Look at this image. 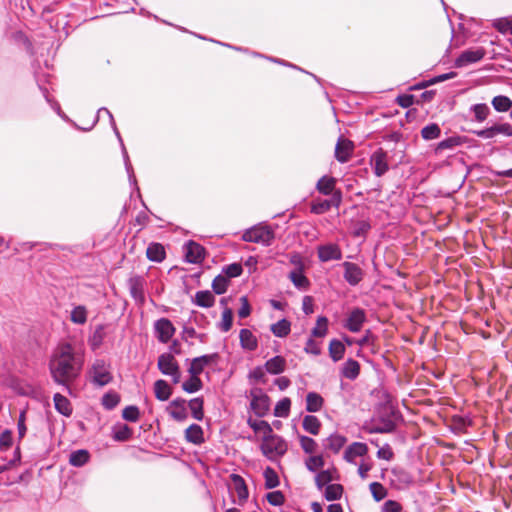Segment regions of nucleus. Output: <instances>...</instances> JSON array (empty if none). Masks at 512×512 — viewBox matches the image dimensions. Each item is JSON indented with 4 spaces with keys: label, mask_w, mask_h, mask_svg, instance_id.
<instances>
[{
    "label": "nucleus",
    "mask_w": 512,
    "mask_h": 512,
    "mask_svg": "<svg viewBox=\"0 0 512 512\" xmlns=\"http://www.w3.org/2000/svg\"><path fill=\"white\" fill-rule=\"evenodd\" d=\"M83 359L77 355L70 343L60 345L49 362L52 379L71 393L70 383L76 380L82 370Z\"/></svg>",
    "instance_id": "obj_1"
},
{
    "label": "nucleus",
    "mask_w": 512,
    "mask_h": 512,
    "mask_svg": "<svg viewBox=\"0 0 512 512\" xmlns=\"http://www.w3.org/2000/svg\"><path fill=\"white\" fill-rule=\"evenodd\" d=\"M260 449L267 459L275 461L287 452L288 446L281 436L272 432L264 435Z\"/></svg>",
    "instance_id": "obj_2"
},
{
    "label": "nucleus",
    "mask_w": 512,
    "mask_h": 512,
    "mask_svg": "<svg viewBox=\"0 0 512 512\" xmlns=\"http://www.w3.org/2000/svg\"><path fill=\"white\" fill-rule=\"evenodd\" d=\"M106 113L107 116L109 117V120H110V124H111V127L120 143V146H121V151H122V156H123V160H124V165H125V169H126V172L128 174V179H129V182L132 186L135 187L136 190L139 191V188L137 186V180H136V177H135V174H134V170H133V167H132V164L130 162V158H129V155H128V152L126 150V147L124 145V142L122 140V137L120 135V132L116 126V123H115V120H114V117L112 115V113L105 107H101L98 109V112H97V117L94 121V123H96L98 121V117H99V114L100 113Z\"/></svg>",
    "instance_id": "obj_3"
},
{
    "label": "nucleus",
    "mask_w": 512,
    "mask_h": 512,
    "mask_svg": "<svg viewBox=\"0 0 512 512\" xmlns=\"http://www.w3.org/2000/svg\"><path fill=\"white\" fill-rule=\"evenodd\" d=\"M106 113L107 116L109 117V120H110V124H111V127L120 143V146H121V151H122V156H123V160H124V165H125V169H126V172L128 174V179H129V182L132 186L135 187L136 190L139 191V188L137 186V180H136V177H135V174H134V170H133V167H132V164L130 162V158H129V155H128V152L126 150V147L124 145V142L122 140V137L120 135V132L116 126V123H115V120H114V117L112 115V113L105 107H101L98 109V112H97V117L94 121V123H96L98 121V117H99V114L100 113Z\"/></svg>",
    "instance_id": "obj_4"
},
{
    "label": "nucleus",
    "mask_w": 512,
    "mask_h": 512,
    "mask_svg": "<svg viewBox=\"0 0 512 512\" xmlns=\"http://www.w3.org/2000/svg\"><path fill=\"white\" fill-rule=\"evenodd\" d=\"M91 383L96 387L108 385L113 380L110 365L104 359H96L89 371Z\"/></svg>",
    "instance_id": "obj_5"
},
{
    "label": "nucleus",
    "mask_w": 512,
    "mask_h": 512,
    "mask_svg": "<svg viewBox=\"0 0 512 512\" xmlns=\"http://www.w3.org/2000/svg\"><path fill=\"white\" fill-rule=\"evenodd\" d=\"M275 238L274 231L268 226L256 225L247 229L242 240L245 242L258 243L264 246H270Z\"/></svg>",
    "instance_id": "obj_6"
},
{
    "label": "nucleus",
    "mask_w": 512,
    "mask_h": 512,
    "mask_svg": "<svg viewBox=\"0 0 512 512\" xmlns=\"http://www.w3.org/2000/svg\"><path fill=\"white\" fill-rule=\"evenodd\" d=\"M472 133L484 140L495 139L498 135L512 137V125L507 122L494 123L491 126L485 127L483 129L473 130Z\"/></svg>",
    "instance_id": "obj_7"
},
{
    "label": "nucleus",
    "mask_w": 512,
    "mask_h": 512,
    "mask_svg": "<svg viewBox=\"0 0 512 512\" xmlns=\"http://www.w3.org/2000/svg\"><path fill=\"white\" fill-rule=\"evenodd\" d=\"M250 407L258 417H264L270 410V399L261 388L250 390Z\"/></svg>",
    "instance_id": "obj_8"
},
{
    "label": "nucleus",
    "mask_w": 512,
    "mask_h": 512,
    "mask_svg": "<svg viewBox=\"0 0 512 512\" xmlns=\"http://www.w3.org/2000/svg\"><path fill=\"white\" fill-rule=\"evenodd\" d=\"M369 164L377 177H382L389 171V156L383 148H377L370 156Z\"/></svg>",
    "instance_id": "obj_9"
},
{
    "label": "nucleus",
    "mask_w": 512,
    "mask_h": 512,
    "mask_svg": "<svg viewBox=\"0 0 512 512\" xmlns=\"http://www.w3.org/2000/svg\"><path fill=\"white\" fill-rule=\"evenodd\" d=\"M485 55L486 51L482 47L465 50L455 59L454 66L456 68L466 67L482 60Z\"/></svg>",
    "instance_id": "obj_10"
},
{
    "label": "nucleus",
    "mask_w": 512,
    "mask_h": 512,
    "mask_svg": "<svg viewBox=\"0 0 512 512\" xmlns=\"http://www.w3.org/2000/svg\"><path fill=\"white\" fill-rule=\"evenodd\" d=\"M343 278L350 286H357L364 278L363 269L356 263L345 261L341 264Z\"/></svg>",
    "instance_id": "obj_11"
},
{
    "label": "nucleus",
    "mask_w": 512,
    "mask_h": 512,
    "mask_svg": "<svg viewBox=\"0 0 512 512\" xmlns=\"http://www.w3.org/2000/svg\"><path fill=\"white\" fill-rule=\"evenodd\" d=\"M366 322V313L362 308H354L346 318L343 327L352 333H357Z\"/></svg>",
    "instance_id": "obj_12"
},
{
    "label": "nucleus",
    "mask_w": 512,
    "mask_h": 512,
    "mask_svg": "<svg viewBox=\"0 0 512 512\" xmlns=\"http://www.w3.org/2000/svg\"><path fill=\"white\" fill-rule=\"evenodd\" d=\"M128 288L131 297L136 303L142 305L145 302V279L143 276L135 275L128 279Z\"/></svg>",
    "instance_id": "obj_13"
},
{
    "label": "nucleus",
    "mask_w": 512,
    "mask_h": 512,
    "mask_svg": "<svg viewBox=\"0 0 512 512\" xmlns=\"http://www.w3.org/2000/svg\"><path fill=\"white\" fill-rule=\"evenodd\" d=\"M317 255L320 262H329L342 259V250L336 243H328L317 247Z\"/></svg>",
    "instance_id": "obj_14"
},
{
    "label": "nucleus",
    "mask_w": 512,
    "mask_h": 512,
    "mask_svg": "<svg viewBox=\"0 0 512 512\" xmlns=\"http://www.w3.org/2000/svg\"><path fill=\"white\" fill-rule=\"evenodd\" d=\"M157 339L161 343H168L175 334V327L167 318H160L154 324Z\"/></svg>",
    "instance_id": "obj_15"
},
{
    "label": "nucleus",
    "mask_w": 512,
    "mask_h": 512,
    "mask_svg": "<svg viewBox=\"0 0 512 512\" xmlns=\"http://www.w3.org/2000/svg\"><path fill=\"white\" fill-rule=\"evenodd\" d=\"M185 260L188 263L198 264L203 261L205 257V249L199 243L189 240L184 245Z\"/></svg>",
    "instance_id": "obj_16"
},
{
    "label": "nucleus",
    "mask_w": 512,
    "mask_h": 512,
    "mask_svg": "<svg viewBox=\"0 0 512 512\" xmlns=\"http://www.w3.org/2000/svg\"><path fill=\"white\" fill-rule=\"evenodd\" d=\"M219 359L218 353H212V354H205L201 355L199 357H195L190 364V367L188 368V372L190 375H200L205 366L217 362Z\"/></svg>",
    "instance_id": "obj_17"
},
{
    "label": "nucleus",
    "mask_w": 512,
    "mask_h": 512,
    "mask_svg": "<svg viewBox=\"0 0 512 512\" xmlns=\"http://www.w3.org/2000/svg\"><path fill=\"white\" fill-rule=\"evenodd\" d=\"M167 412L174 420L185 421L188 418L186 400L183 398L173 399L167 407Z\"/></svg>",
    "instance_id": "obj_18"
},
{
    "label": "nucleus",
    "mask_w": 512,
    "mask_h": 512,
    "mask_svg": "<svg viewBox=\"0 0 512 512\" xmlns=\"http://www.w3.org/2000/svg\"><path fill=\"white\" fill-rule=\"evenodd\" d=\"M230 479L233 483V488L238 497V504L239 505L244 504L247 501L248 496H249L248 488H247L244 478L239 474L232 473L230 475Z\"/></svg>",
    "instance_id": "obj_19"
},
{
    "label": "nucleus",
    "mask_w": 512,
    "mask_h": 512,
    "mask_svg": "<svg viewBox=\"0 0 512 512\" xmlns=\"http://www.w3.org/2000/svg\"><path fill=\"white\" fill-rule=\"evenodd\" d=\"M158 369L164 375L176 373L178 362L171 353H163L158 357Z\"/></svg>",
    "instance_id": "obj_20"
},
{
    "label": "nucleus",
    "mask_w": 512,
    "mask_h": 512,
    "mask_svg": "<svg viewBox=\"0 0 512 512\" xmlns=\"http://www.w3.org/2000/svg\"><path fill=\"white\" fill-rule=\"evenodd\" d=\"M353 143L348 139H339L335 147V157L340 163H346L353 152Z\"/></svg>",
    "instance_id": "obj_21"
},
{
    "label": "nucleus",
    "mask_w": 512,
    "mask_h": 512,
    "mask_svg": "<svg viewBox=\"0 0 512 512\" xmlns=\"http://www.w3.org/2000/svg\"><path fill=\"white\" fill-rule=\"evenodd\" d=\"M368 452V447L362 442H353L344 452V459L349 463H354L356 457H362Z\"/></svg>",
    "instance_id": "obj_22"
},
{
    "label": "nucleus",
    "mask_w": 512,
    "mask_h": 512,
    "mask_svg": "<svg viewBox=\"0 0 512 512\" xmlns=\"http://www.w3.org/2000/svg\"><path fill=\"white\" fill-rule=\"evenodd\" d=\"M360 374V364L358 361L349 358L347 359L342 367L340 368V375L348 380H355Z\"/></svg>",
    "instance_id": "obj_23"
},
{
    "label": "nucleus",
    "mask_w": 512,
    "mask_h": 512,
    "mask_svg": "<svg viewBox=\"0 0 512 512\" xmlns=\"http://www.w3.org/2000/svg\"><path fill=\"white\" fill-rule=\"evenodd\" d=\"M347 438L339 433H333L323 440V447L337 454L346 444Z\"/></svg>",
    "instance_id": "obj_24"
},
{
    "label": "nucleus",
    "mask_w": 512,
    "mask_h": 512,
    "mask_svg": "<svg viewBox=\"0 0 512 512\" xmlns=\"http://www.w3.org/2000/svg\"><path fill=\"white\" fill-rule=\"evenodd\" d=\"M240 346L247 351H255L258 347V339L250 329L243 328L239 332Z\"/></svg>",
    "instance_id": "obj_25"
},
{
    "label": "nucleus",
    "mask_w": 512,
    "mask_h": 512,
    "mask_svg": "<svg viewBox=\"0 0 512 512\" xmlns=\"http://www.w3.org/2000/svg\"><path fill=\"white\" fill-rule=\"evenodd\" d=\"M396 429V424L388 417H380L374 421L369 428V433H392Z\"/></svg>",
    "instance_id": "obj_26"
},
{
    "label": "nucleus",
    "mask_w": 512,
    "mask_h": 512,
    "mask_svg": "<svg viewBox=\"0 0 512 512\" xmlns=\"http://www.w3.org/2000/svg\"><path fill=\"white\" fill-rule=\"evenodd\" d=\"M466 142V137L464 136H451L442 141H440L435 147V154H440L444 150H453L454 148L461 146Z\"/></svg>",
    "instance_id": "obj_27"
},
{
    "label": "nucleus",
    "mask_w": 512,
    "mask_h": 512,
    "mask_svg": "<svg viewBox=\"0 0 512 512\" xmlns=\"http://www.w3.org/2000/svg\"><path fill=\"white\" fill-rule=\"evenodd\" d=\"M53 401L54 407L58 413L65 417H70L72 415V405L67 397L60 393H56L53 396Z\"/></svg>",
    "instance_id": "obj_28"
},
{
    "label": "nucleus",
    "mask_w": 512,
    "mask_h": 512,
    "mask_svg": "<svg viewBox=\"0 0 512 512\" xmlns=\"http://www.w3.org/2000/svg\"><path fill=\"white\" fill-rule=\"evenodd\" d=\"M185 439L187 442L192 443L194 445H201L204 443V433L203 429L198 424H191L186 430H185Z\"/></svg>",
    "instance_id": "obj_29"
},
{
    "label": "nucleus",
    "mask_w": 512,
    "mask_h": 512,
    "mask_svg": "<svg viewBox=\"0 0 512 512\" xmlns=\"http://www.w3.org/2000/svg\"><path fill=\"white\" fill-rule=\"evenodd\" d=\"M192 302L202 308H210L215 304V296L209 290L197 291Z\"/></svg>",
    "instance_id": "obj_30"
},
{
    "label": "nucleus",
    "mask_w": 512,
    "mask_h": 512,
    "mask_svg": "<svg viewBox=\"0 0 512 512\" xmlns=\"http://www.w3.org/2000/svg\"><path fill=\"white\" fill-rule=\"evenodd\" d=\"M469 112L473 115L472 121L482 123L487 120L491 110L486 103H477L470 106Z\"/></svg>",
    "instance_id": "obj_31"
},
{
    "label": "nucleus",
    "mask_w": 512,
    "mask_h": 512,
    "mask_svg": "<svg viewBox=\"0 0 512 512\" xmlns=\"http://www.w3.org/2000/svg\"><path fill=\"white\" fill-rule=\"evenodd\" d=\"M288 278L300 291L308 290L311 285L309 279L304 275V270H292L290 271Z\"/></svg>",
    "instance_id": "obj_32"
},
{
    "label": "nucleus",
    "mask_w": 512,
    "mask_h": 512,
    "mask_svg": "<svg viewBox=\"0 0 512 512\" xmlns=\"http://www.w3.org/2000/svg\"><path fill=\"white\" fill-rule=\"evenodd\" d=\"M146 256L150 261L162 262L166 257L164 246L156 242L150 243L146 250Z\"/></svg>",
    "instance_id": "obj_33"
},
{
    "label": "nucleus",
    "mask_w": 512,
    "mask_h": 512,
    "mask_svg": "<svg viewBox=\"0 0 512 512\" xmlns=\"http://www.w3.org/2000/svg\"><path fill=\"white\" fill-rule=\"evenodd\" d=\"M329 356L333 362H338L343 359L346 347L345 344L339 339H332L328 347Z\"/></svg>",
    "instance_id": "obj_34"
},
{
    "label": "nucleus",
    "mask_w": 512,
    "mask_h": 512,
    "mask_svg": "<svg viewBox=\"0 0 512 512\" xmlns=\"http://www.w3.org/2000/svg\"><path fill=\"white\" fill-rule=\"evenodd\" d=\"M324 405L323 397L317 392H308L306 395V411L310 413L319 412Z\"/></svg>",
    "instance_id": "obj_35"
},
{
    "label": "nucleus",
    "mask_w": 512,
    "mask_h": 512,
    "mask_svg": "<svg viewBox=\"0 0 512 512\" xmlns=\"http://www.w3.org/2000/svg\"><path fill=\"white\" fill-rule=\"evenodd\" d=\"M286 367V360L282 356H274L265 363V370L273 375L282 373Z\"/></svg>",
    "instance_id": "obj_36"
},
{
    "label": "nucleus",
    "mask_w": 512,
    "mask_h": 512,
    "mask_svg": "<svg viewBox=\"0 0 512 512\" xmlns=\"http://www.w3.org/2000/svg\"><path fill=\"white\" fill-rule=\"evenodd\" d=\"M154 393L157 400L167 401L172 394V388L167 381L159 379L154 383Z\"/></svg>",
    "instance_id": "obj_37"
},
{
    "label": "nucleus",
    "mask_w": 512,
    "mask_h": 512,
    "mask_svg": "<svg viewBox=\"0 0 512 512\" xmlns=\"http://www.w3.org/2000/svg\"><path fill=\"white\" fill-rule=\"evenodd\" d=\"M132 429L126 424H118L113 427L112 437L115 441L125 442L131 439Z\"/></svg>",
    "instance_id": "obj_38"
},
{
    "label": "nucleus",
    "mask_w": 512,
    "mask_h": 512,
    "mask_svg": "<svg viewBox=\"0 0 512 512\" xmlns=\"http://www.w3.org/2000/svg\"><path fill=\"white\" fill-rule=\"evenodd\" d=\"M302 427L306 432L312 435H318L321 429V422L314 415H306L303 418Z\"/></svg>",
    "instance_id": "obj_39"
},
{
    "label": "nucleus",
    "mask_w": 512,
    "mask_h": 512,
    "mask_svg": "<svg viewBox=\"0 0 512 512\" xmlns=\"http://www.w3.org/2000/svg\"><path fill=\"white\" fill-rule=\"evenodd\" d=\"M336 180L330 176H322L316 185V189L323 195H330L335 190Z\"/></svg>",
    "instance_id": "obj_40"
},
{
    "label": "nucleus",
    "mask_w": 512,
    "mask_h": 512,
    "mask_svg": "<svg viewBox=\"0 0 512 512\" xmlns=\"http://www.w3.org/2000/svg\"><path fill=\"white\" fill-rule=\"evenodd\" d=\"M271 332L279 338H284L289 335L291 331V323L287 319L283 318L270 327Z\"/></svg>",
    "instance_id": "obj_41"
},
{
    "label": "nucleus",
    "mask_w": 512,
    "mask_h": 512,
    "mask_svg": "<svg viewBox=\"0 0 512 512\" xmlns=\"http://www.w3.org/2000/svg\"><path fill=\"white\" fill-rule=\"evenodd\" d=\"M104 329L105 326L103 324L97 325L92 335L89 337V345L92 350L95 351L99 349L103 344L104 338L106 336Z\"/></svg>",
    "instance_id": "obj_42"
},
{
    "label": "nucleus",
    "mask_w": 512,
    "mask_h": 512,
    "mask_svg": "<svg viewBox=\"0 0 512 512\" xmlns=\"http://www.w3.org/2000/svg\"><path fill=\"white\" fill-rule=\"evenodd\" d=\"M204 399L203 397H196L188 402V407L191 411V415L195 420L201 421L204 418Z\"/></svg>",
    "instance_id": "obj_43"
},
{
    "label": "nucleus",
    "mask_w": 512,
    "mask_h": 512,
    "mask_svg": "<svg viewBox=\"0 0 512 512\" xmlns=\"http://www.w3.org/2000/svg\"><path fill=\"white\" fill-rule=\"evenodd\" d=\"M90 459V454L85 449L73 451L69 457V463L74 467L84 466Z\"/></svg>",
    "instance_id": "obj_44"
},
{
    "label": "nucleus",
    "mask_w": 512,
    "mask_h": 512,
    "mask_svg": "<svg viewBox=\"0 0 512 512\" xmlns=\"http://www.w3.org/2000/svg\"><path fill=\"white\" fill-rule=\"evenodd\" d=\"M491 104L497 112H507L512 108V100L508 96L497 95L495 96Z\"/></svg>",
    "instance_id": "obj_45"
},
{
    "label": "nucleus",
    "mask_w": 512,
    "mask_h": 512,
    "mask_svg": "<svg viewBox=\"0 0 512 512\" xmlns=\"http://www.w3.org/2000/svg\"><path fill=\"white\" fill-rule=\"evenodd\" d=\"M391 473L394 476L395 480L398 481V483L401 486H408L413 483L412 475L404 468H401V467L393 468Z\"/></svg>",
    "instance_id": "obj_46"
},
{
    "label": "nucleus",
    "mask_w": 512,
    "mask_h": 512,
    "mask_svg": "<svg viewBox=\"0 0 512 512\" xmlns=\"http://www.w3.org/2000/svg\"><path fill=\"white\" fill-rule=\"evenodd\" d=\"M343 492L344 488L341 484H328L325 487L324 497L327 501L339 500Z\"/></svg>",
    "instance_id": "obj_47"
},
{
    "label": "nucleus",
    "mask_w": 512,
    "mask_h": 512,
    "mask_svg": "<svg viewBox=\"0 0 512 512\" xmlns=\"http://www.w3.org/2000/svg\"><path fill=\"white\" fill-rule=\"evenodd\" d=\"M203 383L198 375H190V378L182 383V389L187 393H195L202 389Z\"/></svg>",
    "instance_id": "obj_48"
},
{
    "label": "nucleus",
    "mask_w": 512,
    "mask_h": 512,
    "mask_svg": "<svg viewBox=\"0 0 512 512\" xmlns=\"http://www.w3.org/2000/svg\"><path fill=\"white\" fill-rule=\"evenodd\" d=\"M441 129L438 124L431 123L421 129V136L424 140L430 141L439 138Z\"/></svg>",
    "instance_id": "obj_49"
},
{
    "label": "nucleus",
    "mask_w": 512,
    "mask_h": 512,
    "mask_svg": "<svg viewBox=\"0 0 512 512\" xmlns=\"http://www.w3.org/2000/svg\"><path fill=\"white\" fill-rule=\"evenodd\" d=\"M70 319L73 323L83 325L87 321V309L83 305L74 307L71 311Z\"/></svg>",
    "instance_id": "obj_50"
},
{
    "label": "nucleus",
    "mask_w": 512,
    "mask_h": 512,
    "mask_svg": "<svg viewBox=\"0 0 512 512\" xmlns=\"http://www.w3.org/2000/svg\"><path fill=\"white\" fill-rule=\"evenodd\" d=\"M120 403V396L114 391L105 393L102 396L101 404L107 410H113Z\"/></svg>",
    "instance_id": "obj_51"
},
{
    "label": "nucleus",
    "mask_w": 512,
    "mask_h": 512,
    "mask_svg": "<svg viewBox=\"0 0 512 512\" xmlns=\"http://www.w3.org/2000/svg\"><path fill=\"white\" fill-rule=\"evenodd\" d=\"M328 332V319L325 316H319L316 322V326L312 329L311 335L313 337L322 338L326 336Z\"/></svg>",
    "instance_id": "obj_52"
},
{
    "label": "nucleus",
    "mask_w": 512,
    "mask_h": 512,
    "mask_svg": "<svg viewBox=\"0 0 512 512\" xmlns=\"http://www.w3.org/2000/svg\"><path fill=\"white\" fill-rule=\"evenodd\" d=\"M229 280L224 275H217L212 281L213 292L217 295L224 294L228 288Z\"/></svg>",
    "instance_id": "obj_53"
},
{
    "label": "nucleus",
    "mask_w": 512,
    "mask_h": 512,
    "mask_svg": "<svg viewBox=\"0 0 512 512\" xmlns=\"http://www.w3.org/2000/svg\"><path fill=\"white\" fill-rule=\"evenodd\" d=\"M263 475L265 478V487L267 489H273L279 485V483H280L279 477L273 468L266 467Z\"/></svg>",
    "instance_id": "obj_54"
},
{
    "label": "nucleus",
    "mask_w": 512,
    "mask_h": 512,
    "mask_svg": "<svg viewBox=\"0 0 512 512\" xmlns=\"http://www.w3.org/2000/svg\"><path fill=\"white\" fill-rule=\"evenodd\" d=\"M333 470L327 469L319 472L315 477V484L318 489H322L324 486H327L333 479Z\"/></svg>",
    "instance_id": "obj_55"
},
{
    "label": "nucleus",
    "mask_w": 512,
    "mask_h": 512,
    "mask_svg": "<svg viewBox=\"0 0 512 512\" xmlns=\"http://www.w3.org/2000/svg\"><path fill=\"white\" fill-rule=\"evenodd\" d=\"M247 423L255 432H263L264 435L272 433V428L267 421L249 418Z\"/></svg>",
    "instance_id": "obj_56"
},
{
    "label": "nucleus",
    "mask_w": 512,
    "mask_h": 512,
    "mask_svg": "<svg viewBox=\"0 0 512 512\" xmlns=\"http://www.w3.org/2000/svg\"><path fill=\"white\" fill-rule=\"evenodd\" d=\"M232 323H233V311H232V309L226 307V308H224L223 313H222V320L220 323H218V328L222 332H228L232 327Z\"/></svg>",
    "instance_id": "obj_57"
},
{
    "label": "nucleus",
    "mask_w": 512,
    "mask_h": 512,
    "mask_svg": "<svg viewBox=\"0 0 512 512\" xmlns=\"http://www.w3.org/2000/svg\"><path fill=\"white\" fill-rule=\"evenodd\" d=\"M291 407V400L287 397L278 401L274 409V415L277 417L285 418L289 415Z\"/></svg>",
    "instance_id": "obj_58"
},
{
    "label": "nucleus",
    "mask_w": 512,
    "mask_h": 512,
    "mask_svg": "<svg viewBox=\"0 0 512 512\" xmlns=\"http://www.w3.org/2000/svg\"><path fill=\"white\" fill-rule=\"evenodd\" d=\"M299 443L306 454H313L318 447L317 442L313 438L305 435L299 436Z\"/></svg>",
    "instance_id": "obj_59"
},
{
    "label": "nucleus",
    "mask_w": 512,
    "mask_h": 512,
    "mask_svg": "<svg viewBox=\"0 0 512 512\" xmlns=\"http://www.w3.org/2000/svg\"><path fill=\"white\" fill-rule=\"evenodd\" d=\"M370 492L375 501L379 502L387 496V489L379 482H372L369 485Z\"/></svg>",
    "instance_id": "obj_60"
},
{
    "label": "nucleus",
    "mask_w": 512,
    "mask_h": 512,
    "mask_svg": "<svg viewBox=\"0 0 512 512\" xmlns=\"http://www.w3.org/2000/svg\"><path fill=\"white\" fill-rule=\"evenodd\" d=\"M324 463L322 455H312L305 461V466L310 472H316L324 466Z\"/></svg>",
    "instance_id": "obj_61"
},
{
    "label": "nucleus",
    "mask_w": 512,
    "mask_h": 512,
    "mask_svg": "<svg viewBox=\"0 0 512 512\" xmlns=\"http://www.w3.org/2000/svg\"><path fill=\"white\" fill-rule=\"evenodd\" d=\"M222 271L225 274V277L229 280V278L239 277L243 272V268L240 263L235 262L224 266Z\"/></svg>",
    "instance_id": "obj_62"
},
{
    "label": "nucleus",
    "mask_w": 512,
    "mask_h": 512,
    "mask_svg": "<svg viewBox=\"0 0 512 512\" xmlns=\"http://www.w3.org/2000/svg\"><path fill=\"white\" fill-rule=\"evenodd\" d=\"M122 417L129 422H137L140 417V412L137 406H126L122 411Z\"/></svg>",
    "instance_id": "obj_63"
},
{
    "label": "nucleus",
    "mask_w": 512,
    "mask_h": 512,
    "mask_svg": "<svg viewBox=\"0 0 512 512\" xmlns=\"http://www.w3.org/2000/svg\"><path fill=\"white\" fill-rule=\"evenodd\" d=\"M494 27L501 33L512 34V18H500L494 23Z\"/></svg>",
    "instance_id": "obj_64"
}]
</instances>
